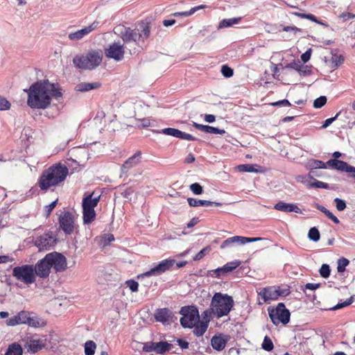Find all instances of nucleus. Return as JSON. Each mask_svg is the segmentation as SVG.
Segmentation results:
<instances>
[{
    "mask_svg": "<svg viewBox=\"0 0 355 355\" xmlns=\"http://www.w3.org/2000/svg\"><path fill=\"white\" fill-rule=\"evenodd\" d=\"M258 304L261 305L264 303H269L270 301L277 300L275 286H267L257 291Z\"/></svg>",
    "mask_w": 355,
    "mask_h": 355,
    "instance_id": "nucleus-14",
    "label": "nucleus"
},
{
    "mask_svg": "<svg viewBox=\"0 0 355 355\" xmlns=\"http://www.w3.org/2000/svg\"><path fill=\"white\" fill-rule=\"evenodd\" d=\"M295 15L301 17V18H304V19H309L312 21H314L315 23H318L319 24L320 22L318 21V19L316 18V17L312 14H305V13H300V12H295Z\"/></svg>",
    "mask_w": 355,
    "mask_h": 355,
    "instance_id": "nucleus-52",
    "label": "nucleus"
},
{
    "mask_svg": "<svg viewBox=\"0 0 355 355\" xmlns=\"http://www.w3.org/2000/svg\"><path fill=\"white\" fill-rule=\"evenodd\" d=\"M25 348L28 352L31 353H36L44 347L45 344L42 340L40 339H31L25 344Z\"/></svg>",
    "mask_w": 355,
    "mask_h": 355,
    "instance_id": "nucleus-23",
    "label": "nucleus"
},
{
    "mask_svg": "<svg viewBox=\"0 0 355 355\" xmlns=\"http://www.w3.org/2000/svg\"><path fill=\"white\" fill-rule=\"evenodd\" d=\"M308 237L310 240L317 242L320 240V234L318 230L315 227H311L308 233Z\"/></svg>",
    "mask_w": 355,
    "mask_h": 355,
    "instance_id": "nucleus-42",
    "label": "nucleus"
},
{
    "mask_svg": "<svg viewBox=\"0 0 355 355\" xmlns=\"http://www.w3.org/2000/svg\"><path fill=\"white\" fill-rule=\"evenodd\" d=\"M125 49L120 42H114L105 49L106 58L113 59L115 61H121L124 58Z\"/></svg>",
    "mask_w": 355,
    "mask_h": 355,
    "instance_id": "nucleus-10",
    "label": "nucleus"
},
{
    "mask_svg": "<svg viewBox=\"0 0 355 355\" xmlns=\"http://www.w3.org/2000/svg\"><path fill=\"white\" fill-rule=\"evenodd\" d=\"M241 265V261L239 260H235L234 261L228 262L225 264L223 267L225 273L232 272L236 268H238Z\"/></svg>",
    "mask_w": 355,
    "mask_h": 355,
    "instance_id": "nucleus-41",
    "label": "nucleus"
},
{
    "mask_svg": "<svg viewBox=\"0 0 355 355\" xmlns=\"http://www.w3.org/2000/svg\"><path fill=\"white\" fill-rule=\"evenodd\" d=\"M214 315V311H212V308L210 306L209 309L204 311L202 314V320L200 322H203L204 324H207L209 325V323L211 320V319L213 318Z\"/></svg>",
    "mask_w": 355,
    "mask_h": 355,
    "instance_id": "nucleus-37",
    "label": "nucleus"
},
{
    "mask_svg": "<svg viewBox=\"0 0 355 355\" xmlns=\"http://www.w3.org/2000/svg\"><path fill=\"white\" fill-rule=\"evenodd\" d=\"M275 293L277 299L279 297L288 296L291 293L290 287L288 286H286L284 287L275 286Z\"/></svg>",
    "mask_w": 355,
    "mask_h": 355,
    "instance_id": "nucleus-39",
    "label": "nucleus"
},
{
    "mask_svg": "<svg viewBox=\"0 0 355 355\" xmlns=\"http://www.w3.org/2000/svg\"><path fill=\"white\" fill-rule=\"evenodd\" d=\"M162 133L175 137L176 138H180L181 135V130L173 128H166L162 130Z\"/></svg>",
    "mask_w": 355,
    "mask_h": 355,
    "instance_id": "nucleus-43",
    "label": "nucleus"
},
{
    "mask_svg": "<svg viewBox=\"0 0 355 355\" xmlns=\"http://www.w3.org/2000/svg\"><path fill=\"white\" fill-rule=\"evenodd\" d=\"M69 174V169L61 162L55 163L43 171L37 185L42 191H47L62 184Z\"/></svg>",
    "mask_w": 355,
    "mask_h": 355,
    "instance_id": "nucleus-2",
    "label": "nucleus"
},
{
    "mask_svg": "<svg viewBox=\"0 0 355 355\" xmlns=\"http://www.w3.org/2000/svg\"><path fill=\"white\" fill-rule=\"evenodd\" d=\"M263 239L261 237L250 238L241 236H234L225 239L220 245V248L224 249L229 246L234 245H244L247 243L255 242L261 241Z\"/></svg>",
    "mask_w": 355,
    "mask_h": 355,
    "instance_id": "nucleus-12",
    "label": "nucleus"
},
{
    "mask_svg": "<svg viewBox=\"0 0 355 355\" xmlns=\"http://www.w3.org/2000/svg\"><path fill=\"white\" fill-rule=\"evenodd\" d=\"M23 349L17 343H13L8 345L5 355H22Z\"/></svg>",
    "mask_w": 355,
    "mask_h": 355,
    "instance_id": "nucleus-31",
    "label": "nucleus"
},
{
    "mask_svg": "<svg viewBox=\"0 0 355 355\" xmlns=\"http://www.w3.org/2000/svg\"><path fill=\"white\" fill-rule=\"evenodd\" d=\"M352 303V300L351 298L345 300L344 302L343 303H338L337 304L336 306H334L333 308H331V309H333V310H337V309H342L343 307H345V306H349V304H351Z\"/></svg>",
    "mask_w": 355,
    "mask_h": 355,
    "instance_id": "nucleus-61",
    "label": "nucleus"
},
{
    "mask_svg": "<svg viewBox=\"0 0 355 355\" xmlns=\"http://www.w3.org/2000/svg\"><path fill=\"white\" fill-rule=\"evenodd\" d=\"M12 276L24 284H31L35 282L34 266L26 264L15 267L12 270Z\"/></svg>",
    "mask_w": 355,
    "mask_h": 355,
    "instance_id": "nucleus-7",
    "label": "nucleus"
},
{
    "mask_svg": "<svg viewBox=\"0 0 355 355\" xmlns=\"http://www.w3.org/2000/svg\"><path fill=\"white\" fill-rule=\"evenodd\" d=\"M205 8H207L206 5H200V6H198L191 8L188 11L173 12L172 14V15L174 17H189V16L194 14L196 11L201 10V9H205Z\"/></svg>",
    "mask_w": 355,
    "mask_h": 355,
    "instance_id": "nucleus-32",
    "label": "nucleus"
},
{
    "mask_svg": "<svg viewBox=\"0 0 355 355\" xmlns=\"http://www.w3.org/2000/svg\"><path fill=\"white\" fill-rule=\"evenodd\" d=\"M100 198L101 195H97L95 192H92L89 195L85 196L83 199V208L94 209L99 202Z\"/></svg>",
    "mask_w": 355,
    "mask_h": 355,
    "instance_id": "nucleus-19",
    "label": "nucleus"
},
{
    "mask_svg": "<svg viewBox=\"0 0 355 355\" xmlns=\"http://www.w3.org/2000/svg\"><path fill=\"white\" fill-rule=\"evenodd\" d=\"M51 266L49 260L46 259V256L36 263L34 267L35 275L41 278H46L50 274Z\"/></svg>",
    "mask_w": 355,
    "mask_h": 355,
    "instance_id": "nucleus-16",
    "label": "nucleus"
},
{
    "mask_svg": "<svg viewBox=\"0 0 355 355\" xmlns=\"http://www.w3.org/2000/svg\"><path fill=\"white\" fill-rule=\"evenodd\" d=\"M349 263V261L346 258H341L338 259L337 270L338 272H343L345 270L346 266Z\"/></svg>",
    "mask_w": 355,
    "mask_h": 355,
    "instance_id": "nucleus-45",
    "label": "nucleus"
},
{
    "mask_svg": "<svg viewBox=\"0 0 355 355\" xmlns=\"http://www.w3.org/2000/svg\"><path fill=\"white\" fill-rule=\"evenodd\" d=\"M176 343L177 345H178L181 347L182 349H186L189 348V343L184 339L178 338L176 340Z\"/></svg>",
    "mask_w": 355,
    "mask_h": 355,
    "instance_id": "nucleus-64",
    "label": "nucleus"
},
{
    "mask_svg": "<svg viewBox=\"0 0 355 355\" xmlns=\"http://www.w3.org/2000/svg\"><path fill=\"white\" fill-rule=\"evenodd\" d=\"M190 190L196 195H200L203 192L202 186L198 183L191 184L190 185Z\"/></svg>",
    "mask_w": 355,
    "mask_h": 355,
    "instance_id": "nucleus-53",
    "label": "nucleus"
},
{
    "mask_svg": "<svg viewBox=\"0 0 355 355\" xmlns=\"http://www.w3.org/2000/svg\"><path fill=\"white\" fill-rule=\"evenodd\" d=\"M327 167L328 166L333 169L345 172L347 171L348 167L349 166V164L347 162L336 159H329L327 162Z\"/></svg>",
    "mask_w": 355,
    "mask_h": 355,
    "instance_id": "nucleus-24",
    "label": "nucleus"
},
{
    "mask_svg": "<svg viewBox=\"0 0 355 355\" xmlns=\"http://www.w3.org/2000/svg\"><path fill=\"white\" fill-rule=\"evenodd\" d=\"M173 313L168 308L157 309L154 314L155 319L163 324H170L173 322Z\"/></svg>",
    "mask_w": 355,
    "mask_h": 355,
    "instance_id": "nucleus-15",
    "label": "nucleus"
},
{
    "mask_svg": "<svg viewBox=\"0 0 355 355\" xmlns=\"http://www.w3.org/2000/svg\"><path fill=\"white\" fill-rule=\"evenodd\" d=\"M193 328H194L193 330V334L197 337H200L206 332L208 328V325L207 324H204L203 322H200L199 320V322L197 323Z\"/></svg>",
    "mask_w": 355,
    "mask_h": 355,
    "instance_id": "nucleus-33",
    "label": "nucleus"
},
{
    "mask_svg": "<svg viewBox=\"0 0 355 355\" xmlns=\"http://www.w3.org/2000/svg\"><path fill=\"white\" fill-rule=\"evenodd\" d=\"M311 187L320 188V189H329V185L326 183L318 180H315L314 182L310 184Z\"/></svg>",
    "mask_w": 355,
    "mask_h": 355,
    "instance_id": "nucleus-55",
    "label": "nucleus"
},
{
    "mask_svg": "<svg viewBox=\"0 0 355 355\" xmlns=\"http://www.w3.org/2000/svg\"><path fill=\"white\" fill-rule=\"evenodd\" d=\"M234 305L232 296L221 293H215L212 297L210 306L214 311V316L220 318L227 315Z\"/></svg>",
    "mask_w": 355,
    "mask_h": 355,
    "instance_id": "nucleus-3",
    "label": "nucleus"
},
{
    "mask_svg": "<svg viewBox=\"0 0 355 355\" xmlns=\"http://www.w3.org/2000/svg\"><path fill=\"white\" fill-rule=\"evenodd\" d=\"M221 73L225 78H230L234 75V70L231 67L225 64L221 67Z\"/></svg>",
    "mask_w": 355,
    "mask_h": 355,
    "instance_id": "nucleus-46",
    "label": "nucleus"
},
{
    "mask_svg": "<svg viewBox=\"0 0 355 355\" xmlns=\"http://www.w3.org/2000/svg\"><path fill=\"white\" fill-rule=\"evenodd\" d=\"M268 314L271 321L276 326L280 323L285 325L290 321L291 313L282 302L275 308H269Z\"/></svg>",
    "mask_w": 355,
    "mask_h": 355,
    "instance_id": "nucleus-6",
    "label": "nucleus"
},
{
    "mask_svg": "<svg viewBox=\"0 0 355 355\" xmlns=\"http://www.w3.org/2000/svg\"><path fill=\"white\" fill-rule=\"evenodd\" d=\"M274 208L278 211L283 212H295L297 214L301 213V209L295 204L286 203L284 201L278 202Z\"/></svg>",
    "mask_w": 355,
    "mask_h": 355,
    "instance_id": "nucleus-21",
    "label": "nucleus"
},
{
    "mask_svg": "<svg viewBox=\"0 0 355 355\" xmlns=\"http://www.w3.org/2000/svg\"><path fill=\"white\" fill-rule=\"evenodd\" d=\"M327 163L318 159H310L306 165V167L309 169L314 170L318 168H326Z\"/></svg>",
    "mask_w": 355,
    "mask_h": 355,
    "instance_id": "nucleus-35",
    "label": "nucleus"
},
{
    "mask_svg": "<svg viewBox=\"0 0 355 355\" xmlns=\"http://www.w3.org/2000/svg\"><path fill=\"white\" fill-rule=\"evenodd\" d=\"M26 92L27 104L32 109L44 110L50 105L53 98H58L62 96L58 85L48 80L35 82Z\"/></svg>",
    "mask_w": 355,
    "mask_h": 355,
    "instance_id": "nucleus-1",
    "label": "nucleus"
},
{
    "mask_svg": "<svg viewBox=\"0 0 355 355\" xmlns=\"http://www.w3.org/2000/svg\"><path fill=\"white\" fill-rule=\"evenodd\" d=\"M175 263V261L172 259L162 260L157 266L152 268L150 270L144 272L142 275L146 277L159 275L166 271L171 270Z\"/></svg>",
    "mask_w": 355,
    "mask_h": 355,
    "instance_id": "nucleus-11",
    "label": "nucleus"
},
{
    "mask_svg": "<svg viewBox=\"0 0 355 355\" xmlns=\"http://www.w3.org/2000/svg\"><path fill=\"white\" fill-rule=\"evenodd\" d=\"M155 343L154 342H147L144 343V346L142 348V350L145 352H150L154 351L155 352Z\"/></svg>",
    "mask_w": 355,
    "mask_h": 355,
    "instance_id": "nucleus-58",
    "label": "nucleus"
},
{
    "mask_svg": "<svg viewBox=\"0 0 355 355\" xmlns=\"http://www.w3.org/2000/svg\"><path fill=\"white\" fill-rule=\"evenodd\" d=\"M101 87L100 82L94 83H80L76 87V89L78 92H85L92 89H96Z\"/></svg>",
    "mask_w": 355,
    "mask_h": 355,
    "instance_id": "nucleus-25",
    "label": "nucleus"
},
{
    "mask_svg": "<svg viewBox=\"0 0 355 355\" xmlns=\"http://www.w3.org/2000/svg\"><path fill=\"white\" fill-rule=\"evenodd\" d=\"M28 316V311H21L12 318H10L8 320H7L6 323L8 326L10 327H14L18 324H26Z\"/></svg>",
    "mask_w": 355,
    "mask_h": 355,
    "instance_id": "nucleus-18",
    "label": "nucleus"
},
{
    "mask_svg": "<svg viewBox=\"0 0 355 355\" xmlns=\"http://www.w3.org/2000/svg\"><path fill=\"white\" fill-rule=\"evenodd\" d=\"M26 324L30 327L37 328L40 327H44L46 325V322L37 316H31V313L29 312V316L27 320Z\"/></svg>",
    "mask_w": 355,
    "mask_h": 355,
    "instance_id": "nucleus-30",
    "label": "nucleus"
},
{
    "mask_svg": "<svg viewBox=\"0 0 355 355\" xmlns=\"http://www.w3.org/2000/svg\"><path fill=\"white\" fill-rule=\"evenodd\" d=\"M211 251V247L207 246L202 249L198 253L196 254V256L193 257L194 261H199L202 259L205 255L207 252H209Z\"/></svg>",
    "mask_w": 355,
    "mask_h": 355,
    "instance_id": "nucleus-49",
    "label": "nucleus"
},
{
    "mask_svg": "<svg viewBox=\"0 0 355 355\" xmlns=\"http://www.w3.org/2000/svg\"><path fill=\"white\" fill-rule=\"evenodd\" d=\"M96 345L93 340H88L85 344V353L86 355H94Z\"/></svg>",
    "mask_w": 355,
    "mask_h": 355,
    "instance_id": "nucleus-38",
    "label": "nucleus"
},
{
    "mask_svg": "<svg viewBox=\"0 0 355 355\" xmlns=\"http://www.w3.org/2000/svg\"><path fill=\"white\" fill-rule=\"evenodd\" d=\"M56 240L49 233L43 234L37 237L35 241V245L42 250H49L55 245Z\"/></svg>",
    "mask_w": 355,
    "mask_h": 355,
    "instance_id": "nucleus-13",
    "label": "nucleus"
},
{
    "mask_svg": "<svg viewBox=\"0 0 355 355\" xmlns=\"http://www.w3.org/2000/svg\"><path fill=\"white\" fill-rule=\"evenodd\" d=\"M139 31L138 36H139V42H144L145 39H147L150 35L149 26L146 24H142L139 28H137Z\"/></svg>",
    "mask_w": 355,
    "mask_h": 355,
    "instance_id": "nucleus-34",
    "label": "nucleus"
},
{
    "mask_svg": "<svg viewBox=\"0 0 355 355\" xmlns=\"http://www.w3.org/2000/svg\"><path fill=\"white\" fill-rule=\"evenodd\" d=\"M141 153L136 152L132 156L129 157L122 165L121 169L123 171H128L129 169L137 166L141 162Z\"/></svg>",
    "mask_w": 355,
    "mask_h": 355,
    "instance_id": "nucleus-22",
    "label": "nucleus"
},
{
    "mask_svg": "<svg viewBox=\"0 0 355 355\" xmlns=\"http://www.w3.org/2000/svg\"><path fill=\"white\" fill-rule=\"evenodd\" d=\"M46 259L49 261L51 268H53L55 272H64L67 268L66 257L59 252H53L47 254Z\"/></svg>",
    "mask_w": 355,
    "mask_h": 355,
    "instance_id": "nucleus-9",
    "label": "nucleus"
},
{
    "mask_svg": "<svg viewBox=\"0 0 355 355\" xmlns=\"http://www.w3.org/2000/svg\"><path fill=\"white\" fill-rule=\"evenodd\" d=\"M239 169L240 171H243V172H254L255 171V169L254 168V166L253 165H251V164H242V165H239L238 166Z\"/></svg>",
    "mask_w": 355,
    "mask_h": 355,
    "instance_id": "nucleus-60",
    "label": "nucleus"
},
{
    "mask_svg": "<svg viewBox=\"0 0 355 355\" xmlns=\"http://www.w3.org/2000/svg\"><path fill=\"white\" fill-rule=\"evenodd\" d=\"M180 313L182 315L180 323L183 327L191 329L199 322V311L195 306H183Z\"/></svg>",
    "mask_w": 355,
    "mask_h": 355,
    "instance_id": "nucleus-5",
    "label": "nucleus"
},
{
    "mask_svg": "<svg viewBox=\"0 0 355 355\" xmlns=\"http://www.w3.org/2000/svg\"><path fill=\"white\" fill-rule=\"evenodd\" d=\"M317 208L323 212L330 220H331L334 223L338 224L340 223L339 220L336 216H335L330 211L326 209L324 207L321 205H318Z\"/></svg>",
    "mask_w": 355,
    "mask_h": 355,
    "instance_id": "nucleus-40",
    "label": "nucleus"
},
{
    "mask_svg": "<svg viewBox=\"0 0 355 355\" xmlns=\"http://www.w3.org/2000/svg\"><path fill=\"white\" fill-rule=\"evenodd\" d=\"M58 224L65 234L70 235L76 228V217L70 211H62L58 216Z\"/></svg>",
    "mask_w": 355,
    "mask_h": 355,
    "instance_id": "nucleus-8",
    "label": "nucleus"
},
{
    "mask_svg": "<svg viewBox=\"0 0 355 355\" xmlns=\"http://www.w3.org/2000/svg\"><path fill=\"white\" fill-rule=\"evenodd\" d=\"M241 20V18H231L224 19L219 23L218 28H225L230 27L234 24H237Z\"/></svg>",
    "mask_w": 355,
    "mask_h": 355,
    "instance_id": "nucleus-36",
    "label": "nucleus"
},
{
    "mask_svg": "<svg viewBox=\"0 0 355 355\" xmlns=\"http://www.w3.org/2000/svg\"><path fill=\"white\" fill-rule=\"evenodd\" d=\"M207 133L222 135L225 133V131L224 130L209 125Z\"/></svg>",
    "mask_w": 355,
    "mask_h": 355,
    "instance_id": "nucleus-59",
    "label": "nucleus"
},
{
    "mask_svg": "<svg viewBox=\"0 0 355 355\" xmlns=\"http://www.w3.org/2000/svg\"><path fill=\"white\" fill-rule=\"evenodd\" d=\"M311 55V49H308L306 52L302 54L301 60L304 63L307 62L310 58Z\"/></svg>",
    "mask_w": 355,
    "mask_h": 355,
    "instance_id": "nucleus-63",
    "label": "nucleus"
},
{
    "mask_svg": "<svg viewBox=\"0 0 355 355\" xmlns=\"http://www.w3.org/2000/svg\"><path fill=\"white\" fill-rule=\"evenodd\" d=\"M96 212L94 209L83 208V219L84 224H91L96 219Z\"/></svg>",
    "mask_w": 355,
    "mask_h": 355,
    "instance_id": "nucleus-29",
    "label": "nucleus"
},
{
    "mask_svg": "<svg viewBox=\"0 0 355 355\" xmlns=\"http://www.w3.org/2000/svg\"><path fill=\"white\" fill-rule=\"evenodd\" d=\"M261 347L264 350L268 352H270L273 349L274 345L272 341L268 336L264 337Z\"/></svg>",
    "mask_w": 355,
    "mask_h": 355,
    "instance_id": "nucleus-44",
    "label": "nucleus"
},
{
    "mask_svg": "<svg viewBox=\"0 0 355 355\" xmlns=\"http://www.w3.org/2000/svg\"><path fill=\"white\" fill-rule=\"evenodd\" d=\"M103 60V55L99 51H90L86 55H76L73 58L75 67L82 70H93L98 67Z\"/></svg>",
    "mask_w": 355,
    "mask_h": 355,
    "instance_id": "nucleus-4",
    "label": "nucleus"
},
{
    "mask_svg": "<svg viewBox=\"0 0 355 355\" xmlns=\"http://www.w3.org/2000/svg\"><path fill=\"white\" fill-rule=\"evenodd\" d=\"M227 340L221 335L214 336L211 340V345L214 349L223 350L226 345Z\"/></svg>",
    "mask_w": 355,
    "mask_h": 355,
    "instance_id": "nucleus-26",
    "label": "nucleus"
},
{
    "mask_svg": "<svg viewBox=\"0 0 355 355\" xmlns=\"http://www.w3.org/2000/svg\"><path fill=\"white\" fill-rule=\"evenodd\" d=\"M187 201H188L189 206H191V207H200V206L208 207V206H211L213 204H215L216 206H218L220 205V203L214 202L211 201L205 200H198V199L193 198H189L187 199Z\"/></svg>",
    "mask_w": 355,
    "mask_h": 355,
    "instance_id": "nucleus-27",
    "label": "nucleus"
},
{
    "mask_svg": "<svg viewBox=\"0 0 355 355\" xmlns=\"http://www.w3.org/2000/svg\"><path fill=\"white\" fill-rule=\"evenodd\" d=\"M209 272L211 276H215L216 277H220L222 275L225 274L223 267L212 270L209 271Z\"/></svg>",
    "mask_w": 355,
    "mask_h": 355,
    "instance_id": "nucleus-62",
    "label": "nucleus"
},
{
    "mask_svg": "<svg viewBox=\"0 0 355 355\" xmlns=\"http://www.w3.org/2000/svg\"><path fill=\"white\" fill-rule=\"evenodd\" d=\"M139 31L137 29H131L130 28H125L124 31L121 33V38L125 43L130 42H135L139 43Z\"/></svg>",
    "mask_w": 355,
    "mask_h": 355,
    "instance_id": "nucleus-20",
    "label": "nucleus"
},
{
    "mask_svg": "<svg viewBox=\"0 0 355 355\" xmlns=\"http://www.w3.org/2000/svg\"><path fill=\"white\" fill-rule=\"evenodd\" d=\"M334 202L336 203V209L340 211H343L346 208V203L342 199L336 198L334 199Z\"/></svg>",
    "mask_w": 355,
    "mask_h": 355,
    "instance_id": "nucleus-57",
    "label": "nucleus"
},
{
    "mask_svg": "<svg viewBox=\"0 0 355 355\" xmlns=\"http://www.w3.org/2000/svg\"><path fill=\"white\" fill-rule=\"evenodd\" d=\"M10 107V103L5 97L0 96V110H8Z\"/></svg>",
    "mask_w": 355,
    "mask_h": 355,
    "instance_id": "nucleus-50",
    "label": "nucleus"
},
{
    "mask_svg": "<svg viewBox=\"0 0 355 355\" xmlns=\"http://www.w3.org/2000/svg\"><path fill=\"white\" fill-rule=\"evenodd\" d=\"M331 272L330 267L327 264H322L320 269V274L323 278L329 277Z\"/></svg>",
    "mask_w": 355,
    "mask_h": 355,
    "instance_id": "nucleus-48",
    "label": "nucleus"
},
{
    "mask_svg": "<svg viewBox=\"0 0 355 355\" xmlns=\"http://www.w3.org/2000/svg\"><path fill=\"white\" fill-rule=\"evenodd\" d=\"M125 284L127 285L128 287H129L130 290L132 292H137L138 291L139 284L137 282H136L133 279H130V280L126 281Z\"/></svg>",
    "mask_w": 355,
    "mask_h": 355,
    "instance_id": "nucleus-54",
    "label": "nucleus"
},
{
    "mask_svg": "<svg viewBox=\"0 0 355 355\" xmlns=\"http://www.w3.org/2000/svg\"><path fill=\"white\" fill-rule=\"evenodd\" d=\"M327 103V98L325 96H320L316 98L313 102V107L315 108H320L324 106Z\"/></svg>",
    "mask_w": 355,
    "mask_h": 355,
    "instance_id": "nucleus-51",
    "label": "nucleus"
},
{
    "mask_svg": "<svg viewBox=\"0 0 355 355\" xmlns=\"http://www.w3.org/2000/svg\"><path fill=\"white\" fill-rule=\"evenodd\" d=\"M98 21H95L89 26L69 34V38L73 41H78L97 28Z\"/></svg>",
    "mask_w": 355,
    "mask_h": 355,
    "instance_id": "nucleus-17",
    "label": "nucleus"
},
{
    "mask_svg": "<svg viewBox=\"0 0 355 355\" xmlns=\"http://www.w3.org/2000/svg\"><path fill=\"white\" fill-rule=\"evenodd\" d=\"M58 202V199L57 198L55 200L53 201L51 204L44 207L45 216L48 218L52 213L53 209L56 207Z\"/></svg>",
    "mask_w": 355,
    "mask_h": 355,
    "instance_id": "nucleus-47",
    "label": "nucleus"
},
{
    "mask_svg": "<svg viewBox=\"0 0 355 355\" xmlns=\"http://www.w3.org/2000/svg\"><path fill=\"white\" fill-rule=\"evenodd\" d=\"M173 348V345L170 344L165 341H160L155 343V352L157 354H164L166 352L171 350Z\"/></svg>",
    "mask_w": 355,
    "mask_h": 355,
    "instance_id": "nucleus-28",
    "label": "nucleus"
},
{
    "mask_svg": "<svg viewBox=\"0 0 355 355\" xmlns=\"http://www.w3.org/2000/svg\"><path fill=\"white\" fill-rule=\"evenodd\" d=\"M339 18L343 21H349L355 18V14L349 12H344L339 15Z\"/></svg>",
    "mask_w": 355,
    "mask_h": 355,
    "instance_id": "nucleus-56",
    "label": "nucleus"
}]
</instances>
